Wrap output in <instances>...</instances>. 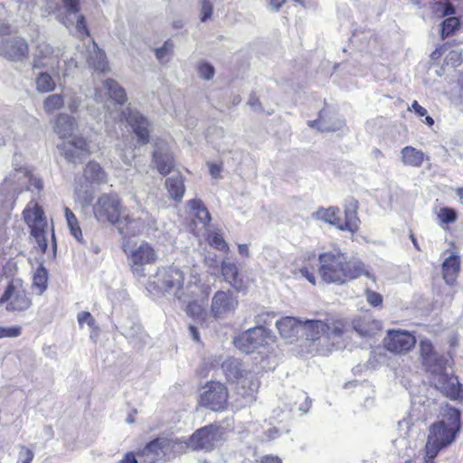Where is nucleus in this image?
<instances>
[{
  "mask_svg": "<svg viewBox=\"0 0 463 463\" xmlns=\"http://www.w3.org/2000/svg\"><path fill=\"white\" fill-rule=\"evenodd\" d=\"M239 306L238 298L231 291L219 290L212 298L211 312L215 318H223Z\"/></svg>",
  "mask_w": 463,
  "mask_h": 463,
  "instance_id": "nucleus-18",
  "label": "nucleus"
},
{
  "mask_svg": "<svg viewBox=\"0 0 463 463\" xmlns=\"http://www.w3.org/2000/svg\"><path fill=\"white\" fill-rule=\"evenodd\" d=\"M275 314L268 311H261L258 315L255 316L254 322L256 326H264V325H268L274 318Z\"/></svg>",
  "mask_w": 463,
  "mask_h": 463,
  "instance_id": "nucleus-48",
  "label": "nucleus"
},
{
  "mask_svg": "<svg viewBox=\"0 0 463 463\" xmlns=\"http://www.w3.org/2000/svg\"><path fill=\"white\" fill-rule=\"evenodd\" d=\"M5 304L8 312H23L30 308L32 299L29 298L22 279L10 280L0 298V305Z\"/></svg>",
  "mask_w": 463,
  "mask_h": 463,
  "instance_id": "nucleus-12",
  "label": "nucleus"
},
{
  "mask_svg": "<svg viewBox=\"0 0 463 463\" xmlns=\"http://www.w3.org/2000/svg\"><path fill=\"white\" fill-rule=\"evenodd\" d=\"M460 429L459 411L446 406L441 410V419L430 425L425 446L426 458L432 460L442 449L449 446Z\"/></svg>",
  "mask_w": 463,
  "mask_h": 463,
  "instance_id": "nucleus-3",
  "label": "nucleus"
},
{
  "mask_svg": "<svg viewBox=\"0 0 463 463\" xmlns=\"http://www.w3.org/2000/svg\"><path fill=\"white\" fill-rule=\"evenodd\" d=\"M23 216L30 228L31 235L35 239L41 250L45 252L47 249L45 232L48 223L43 208L37 203L31 201L23 211Z\"/></svg>",
  "mask_w": 463,
  "mask_h": 463,
  "instance_id": "nucleus-9",
  "label": "nucleus"
},
{
  "mask_svg": "<svg viewBox=\"0 0 463 463\" xmlns=\"http://www.w3.org/2000/svg\"><path fill=\"white\" fill-rule=\"evenodd\" d=\"M437 216L440 225L453 223L458 218L456 211L449 207L440 208Z\"/></svg>",
  "mask_w": 463,
  "mask_h": 463,
  "instance_id": "nucleus-44",
  "label": "nucleus"
},
{
  "mask_svg": "<svg viewBox=\"0 0 463 463\" xmlns=\"http://www.w3.org/2000/svg\"><path fill=\"white\" fill-rule=\"evenodd\" d=\"M222 369L229 381H235L243 377L242 364L233 357H229L223 361Z\"/></svg>",
  "mask_w": 463,
  "mask_h": 463,
  "instance_id": "nucleus-33",
  "label": "nucleus"
},
{
  "mask_svg": "<svg viewBox=\"0 0 463 463\" xmlns=\"http://www.w3.org/2000/svg\"><path fill=\"white\" fill-rule=\"evenodd\" d=\"M189 331H190V334H191L193 339L195 342H199L200 341V335H199V332L197 331V328L194 326H189Z\"/></svg>",
  "mask_w": 463,
  "mask_h": 463,
  "instance_id": "nucleus-64",
  "label": "nucleus"
},
{
  "mask_svg": "<svg viewBox=\"0 0 463 463\" xmlns=\"http://www.w3.org/2000/svg\"><path fill=\"white\" fill-rule=\"evenodd\" d=\"M402 162L405 165L420 167L424 161V153L413 146H407L401 151Z\"/></svg>",
  "mask_w": 463,
  "mask_h": 463,
  "instance_id": "nucleus-31",
  "label": "nucleus"
},
{
  "mask_svg": "<svg viewBox=\"0 0 463 463\" xmlns=\"http://www.w3.org/2000/svg\"><path fill=\"white\" fill-rule=\"evenodd\" d=\"M82 99L76 94H71L68 97L67 107L72 112H77L80 106L81 105Z\"/></svg>",
  "mask_w": 463,
  "mask_h": 463,
  "instance_id": "nucleus-52",
  "label": "nucleus"
},
{
  "mask_svg": "<svg viewBox=\"0 0 463 463\" xmlns=\"http://www.w3.org/2000/svg\"><path fill=\"white\" fill-rule=\"evenodd\" d=\"M29 55L26 40L20 36H9L0 41V56L11 61H23Z\"/></svg>",
  "mask_w": 463,
  "mask_h": 463,
  "instance_id": "nucleus-15",
  "label": "nucleus"
},
{
  "mask_svg": "<svg viewBox=\"0 0 463 463\" xmlns=\"http://www.w3.org/2000/svg\"><path fill=\"white\" fill-rule=\"evenodd\" d=\"M415 113H417L420 117L426 116L427 110L421 107L416 100L411 104V109Z\"/></svg>",
  "mask_w": 463,
  "mask_h": 463,
  "instance_id": "nucleus-59",
  "label": "nucleus"
},
{
  "mask_svg": "<svg viewBox=\"0 0 463 463\" xmlns=\"http://www.w3.org/2000/svg\"><path fill=\"white\" fill-rule=\"evenodd\" d=\"M62 53L59 48H53L48 43L38 42L33 53V68L47 69L57 75L66 73L61 65Z\"/></svg>",
  "mask_w": 463,
  "mask_h": 463,
  "instance_id": "nucleus-10",
  "label": "nucleus"
},
{
  "mask_svg": "<svg viewBox=\"0 0 463 463\" xmlns=\"http://www.w3.org/2000/svg\"><path fill=\"white\" fill-rule=\"evenodd\" d=\"M13 166L14 173L10 174L8 177L5 178L6 183L10 184H28L26 189L30 191L36 190L37 193H40L43 190V181L33 175L31 172L22 165V156L20 155H14L13 158Z\"/></svg>",
  "mask_w": 463,
  "mask_h": 463,
  "instance_id": "nucleus-16",
  "label": "nucleus"
},
{
  "mask_svg": "<svg viewBox=\"0 0 463 463\" xmlns=\"http://www.w3.org/2000/svg\"><path fill=\"white\" fill-rule=\"evenodd\" d=\"M222 274L224 280L231 284L237 291H243L246 288L243 279L239 277L238 268L234 262L224 260L222 262Z\"/></svg>",
  "mask_w": 463,
  "mask_h": 463,
  "instance_id": "nucleus-27",
  "label": "nucleus"
},
{
  "mask_svg": "<svg viewBox=\"0 0 463 463\" xmlns=\"http://www.w3.org/2000/svg\"><path fill=\"white\" fill-rule=\"evenodd\" d=\"M61 14L63 17L61 18L62 24L66 27H70L73 25L74 22L71 19V15L76 17V29L81 34L88 35L89 31L86 26L85 18L83 15L80 14V0H61Z\"/></svg>",
  "mask_w": 463,
  "mask_h": 463,
  "instance_id": "nucleus-21",
  "label": "nucleus"
},
{
  "mask_svg": "<svg viewBox=\"0 0 463 463\" xmlns=\"http://www.w3.org/2000/svg\"><path fill=\"white\" fill-rule=\"evenodd\" d=\"M248 104L254 109H259L261 107L259 98L254 94L250 95L248 100Z\"/></svg>",
  "mask_w": 463,
  "mask_h": 463,
  "instance_id": "nucleus-60",
  "label": "nucleus"
},
{
  "mask_svg": "<svg viewBox=\"0 0 463 463\" xmlns=\"http://www.w3.org/2000/svg\"><path fill=\"white\" fill-rule=\"evenodd\" d=\"M357 202L350 203L345 210V221H342L339 213L340 211L335 207L320 208L315 213L314 216L325 222L335 225L341 231H348L355 232L359 228V218L356 213Z\"/></svg>",
  "mask_w": 463,
  "mask_h": 463,
  "instance_id": "nucleus-8",
  "label": "nucleus"
},
{
  "mask_svg": "<svg viewBox=\"0 0 463 463\" xmlns=\"http://www.w3.org/2000/svg\"><path fill=\"white\" fill-rule=\"evenodd\" d=\"M21 328L19 326L2 327L0 326V338L4 337H17L21 335Z\"/></svg>",
  "mask_w": 463,
  "mask_h": 463,
  "instance_id": "nucleus-51",
  "label": "nucleus"
},
{
  "mask_svg": "<svg viewBox=\"0 0 463 463\" xmlns=\"http://www.w3.org/2000/svg\"><path fill=\"white\" fill-rule=\"evenodd\" d=\"M420 357L425 370L430 374V381L436 389L452 400L461 394L458 378L448 372L449 359L437 354L430 341L420 342Z\"/></svg>",
  "mask_w": 463,
  "mask_h": 463,
  "instance_id": "nucleus-1",
  "label": "nucleus"
},
{
  "mask_svg": "<svg viewBox=\"0 0 463 463\" xmlns=\"http://www.w3.org/2000/svg\"><path fill=\"white\" fill-rule=\"evenodd\" d=\"M298 394L300 399L304 400V402L299 405L298 409L300 411H302L303 414H306L311 407L312 401L304 392H298Z\"/></svg>",
  "mask_w": 463,
  "mask_h": 463,
  "instance_id": "nucleus-56",
  "label": "nucleus"
},
{
  "mask_svg": "<svg viewBox=\"0 0 463 463\" xmlns=\"http://www.w3.org/2000/svg\"><path fill=\"white\" fill-rule=\"evenodd\" d=\"M299 273L301 274L302 277L307 279L311 284H313V285L316 284L315 275L313 272L309 271V269L307 268H306V267L301 268L299 269Z\"/></svg>",
  "mask_w": 463,
  "mask_h": 463,
  "instance_id": "nucleus-58",
  "label": "nucleus"
},
{
  "mask_svg": "<svg viewBox=\"0 0 463 463\" xmlns=\"http://www.w3.org/2000/svg\"><path fill=\"white\" fill-rule=\"evenodd\" d=\"M36 90L39 92H50L55 89V82L51 75L47 72H41L35 80Z\"/></svg>",
  "mask_w": 463,
  "mask_h": 463,
  "instance_id": "nucleus-39",
  "label": "nucleus"
},
{
  "mask_svg": "<svg viewBox=\"0 0 463 463\" xmlns=\"http://www.w3.org/2000/svg\"><path fill=\"white\" fill-rule=\"evenodd\" d=\"M120 119L126 120L141 145L149 142L151 124L148 119L138 110L127 107L120 114Z\"/></svg>",
  "mask_w": 463,
  "mask_h": 463,
  "instance_id": "nucleus-14",
  "label": "nucleus"
},
{
  "mask_svg": "<svg viewBox=\"0 0 463 463\" xmlns=\"http://www.w3.org/2000/svg\"><path fill=\"white\" fill-rule=\"evenodd\" d=\"M188 204L194 219L197 220L203 227L208 225L211 221V215L203 203L199 199H193L189 201Z\"/></svg>",
  "mask_w": 463,
  "mask_h": 463,
  "instance_id": "nucleus-36",
  "label": "nucleus"
},
{
  "mask_svg": "<svg viewBox=\"0 0 463 463\" xmlns=\"http://www.w3.org/2000/svg\"><path fill=\"white\" fill-rule=\"evenodd\" d=\"M77 128V122L74 118L61 113L56 117L53 124V131L60 138H67L72 135Z\"/></svg>",
  "mask_w": 463,
  "mask_h": 463,
  "instance_id": "nucleus-29",
  "label": "nucleus"
},
{
  "mask_svg": "<svg viewBox=\"0 0 463 463\" xmlns=\"http://www.w3.org/2000/svg\"><path fill=\"white\" fill-rule=\"evenodd\" d=\"M301 330L304 331L308 340L317 341L323 335L325 340L331 341L332 348H327L328 351H332L333 348L340 349L344 346V324L341 321L327 324L322 320L307 319L302 321Z\"/></svg>",
  "mask_w": 463,
  "mask_h": 463,
  "instance_id": "nucleus-7",
  "label": "nucleus"
},
{
  "mask_svg": "<svg viewBox=\"0 0 463 463\" xmlns=\"http://www.w3.org/2000/svg\"><path fill=\"white\" fill-rule=\"evenodd\" d=\"M104 88L107 90L110 99L118 104H123L127 100L125 90L114 80L108 79L103 82Z\"/></svg>",
  "mask_w": 463,
  "mask_h": 463,
  "instance_id": "nucleus-37",
  "label": "nucleus"
},
{
  "mask_svg": "<svg viewBox=\"0 0 463 463\" xmlns=\"http://www.w3.org/2000/svg\"><path fill=\"white\" fill-rule=\"evenodd\" d=\"M64 156L71 162H76L81 156L90 153L87 141L81 137H75L71 141L61 146Z\"/></svg>",
  "mask_w": 463,
  "mask_h": 463,
  "instance_id": "nucleus-25",
  "label": "nucleus"
},
{
  "mask_svg": "<svg viewBox=\"0 0 463 463\" xmlns=\"http://www.w3.org/2000/svg\"><path fill=\"white\" fill-rule=\"evenodd\" d=\"M48 274L45 268L40 266L33 274V286L38 288L39 294H42L47 287Z\"/></svg>",
  "mask_w": 463,
  "mask_h": 463,
  "instance_id": "nucleus-42",
  "label": "nucleus"
},
{
  "mask_svg": "<svg viewBox=\"0 0 463 463\" xmlns=\"http://www.w3.org/2000/svg\"><path fill=\"white\" fill-rule=\"evenodd\" d=\"M155 151L153 153V163L155 164L157 171L161 175H167L174 167V158L168 147V145L163 141L158 140L155 143Z\"/></svg>",
  "mask_w": 463,
  "mask_h": 463,
  "instance_id": "nucleus-23",
  "label": "nucleus"
},
{
  "mask_svg": "<svg viewBox=\"0 0 463 463\" xmlns=\"http://www.w3.org/2000/svg\"><path fill=\"white\" fill-rule=\"evenodd\" d=\"M152 283L161 292L175 297L180 302L194 298L199 290L196 282L192 280L184 284V274L177 267L159 268Z\"/></svg>",
  "mask_w": 463,
  "mask_h": 463,
  "instance_id": "nucleus-4",
  "label": "nucleus"
},
{
  "mask_svg": "<svg viewBox=\"0 0 463 463\" xmlns=\"http://www.w3.org/2000/svg\"><path fill=\"white\" fill-rule=\"evenodd\" d=\"M93 214L100 223L116 225L122 214V205L115 194H103L93 204Z\"/></svg>",
  "mask_w": 463,
  "mask_h": 463,
  "instance_id": "nucleus-13",
  "label": "nucleus"
},
{
  "mask_svg": "<svg viewBox=\"0 0 463 463\" xmlns=\"http://www.w3.org/2000/svg\"><path fill=\"white\" fill-rule=\"evenodd\" d=\"M64 212H65V218L67 221V225L71 232V234L79 242H82V232L79 225V222H78L75 214L69 208H65Z\"/></svg>",
  "mask_w": 463,
  "mask_h": 463,
  "instance_id": "nucleus-38",
  "label": "nucleus"
},
{
  "mask_svg": "<svg viewBox=\"0 0 463 463\" xmlns=\"http://www.w3.org/2000/svg\"><path fill=\"white\" fill-rule=\"evenodd\" d=\"M87 62L95 71H105L108 68L105 52L93 42L91 50L89 51Z\"/></svg>",
  "mask_w": 463,
  "mask_h": 463,
  "instance_id": "nucleus-30",
  "label": "nucleus"
},
{
  "mask_svg": "<svg viewBox=\"0 0 463 463\" xmlns=\"http://www.w3.org/2000/svg\"><path fill=\"white\" fill-rule=\"evenodd\" d=\"M173 48L174 43L171 40L165 41L161 47L156 48L155 50V54L157 61L162 64L166 63L173 53Z\"/></svg>",
  "mask_w": 463,
  "mask_h": 463,
  "instance_id": "nucleus-41",
  "label": "nucleus"
},
{
  "mask_svg": "<svg viewBox=\"0 0 463 463\" xmlns=\"http://www.w3.org/2000/svg\"><path fill=\"white\" fill-rule=\"evenodd\" d=\"M385 348L394 354H406L416 344L414 335L407 331L392 330L383 339Z\"/></svg>",
  "mask_w": 463,
  "mask_h": 463,
  "instance_id": "nucleus-19",
  "label": "nucleus"
},
{
  "mask_svg": "<svg viewBox=\"0 0 463 463\" xmlns=\"http://www.w3.org/2000/svg\"><path fill=\"white\" fill-rule=\"evenodd\" d=\"M276 335L264 326H254L234 339L235 346L245 354H250L260 347L274 343Z\"/></svg>",
  "mask_w": 463,
  "mask_h": 463,
  "instance_id": "nucleus-11",
  "label": "nucleus"
},
{
  "mask_svg": "<svg viewBox=\"0 0 463 463\" xmlns=\"http://www.w3.org/2000/svg\"><path fill=\"white\" fill-rule=\"evenodd\" d=\"M286 0H269V5L274 11H279Z\"/></svg>",
  "mask_w": 463,
  "mask_h": 463,
  "instance_id": "nucleus-63",
  "label": "nucleus"
},
{
  "mask_svg": "<svg viewBox=\"0 0 463 463\" xmlns=\"http://www.w3.org/2000/svg\"><path fill=\"white\" fill-rule=\"evenodd\" d=\"M84 177L90 184H104L107 182V175L101 166L96 162H90L84 169Z\"/></svg>",
  "mask_w": 463,
  "mask_h": 463,
  "instance_id": "nucleus-34",
  "label": "nucleus"
},
{
  "mask_svg": "<svg viewBox=\"0 0 463 463\" xmlns=\"http://www.w3.org/2000/svg\"><path fill=\"white\" fill-rule=\"evenodd\" d=\"M459 22L456 17H449L441 24V36L442 38L450 35L454 30L458 26Z\"/></svg>",
  "mask_w": 463,
  "mask_h": 463,
  "instance_id": "nucleus-47",
  "label": "nucleus"
},
{
  "mask_svg": "<svg viewBox=\"0 0 463 463\" xmlns=\"http://www.w3.org/2000/svg\"><path fill=\"white\" fill-rule=\"evenodd\" d=\"M238 251L242 257L250 258V250L247 244H238Z\"/></svg>",
  "mask_w": 463,
  "mask_h": 463,
  "instance_id": "nucleus-62",
  "label": "nucleus"
},
{
  "mask_svg": "<svg viewBox=\"0 0 463 463\" xmlns=\"http://www.w3.org/2000/svg\"><path fill=\"white\" fill-rule=\"evenodd\" d=\"M191 298L188 301L183 302L187 304L185 307L186 314L194 319H203V307L198 301L193 300Z\"/></svg>",
  "mask_w": 463,
  "mask_h": 463,
  "instance_id": "nucleus-43",
  "label": "nucleus"
},
{
  "mask_svg": "<svg viewBox=\"0 0 463 463\" xmlns=\"http://www.w3.org/2000/svg\"><path fill=\"white\" fill-rule=\"evenodd\" d=\"M276 326L283 338L297 336L302 329V320L294 317H285L276 322Z\"/></svg>",
  "mask_w": 463,
  "mask_h": 463,
  "instance_id": "nucleus-28",
  "label": "nucleus"
},
{
  "mask_svg": "<svg viewBox=\"0 0 463 463\" xmlns=\"http://www.w3.org/2000/svg\"><path fill=\"white\" fill-rule=\"evenodd\" d=\"M165 187L169 196L176 201H180L184 194V184L183 177L179 174H175L165 180Z\"/></svg>",
  "mask_w": 463,
  "mask_h": 463,
  "instance_id": "nucleus-32",
  "label": "nucleus"
},
{
  "mask_svg": "<svg viewBox=\"0 0 463 463\" xmlns=\"http://www.w3.org/2000/svg\"><path fill=\"white\" fill-rule=\"evenodd\" d=\"M459 270L458 256L451 254L442 264L443 279L448 284H453Z\"/></svg>",
  "mask_w": 463,
  "mask_h": 463,
  "instance_id": "nucleus-35",
  "label": "nucleus"
},
{
  "mask_svg": "<svg viewBox=\"0 0 463 463\" xmlns=\"http://www.w3.org/2000/svg\"><path fill=\"white\" fill-rule=\"evenodd\" d=\"M207 390L201 395V403L213 411H222L227 402L228 392L226 387L218 382H211L206 385Z\"/></svg>",
  "mask_w": 463,
  "mask_h": 463,
  "instance_id": "nucleus-17",
  "label": "nucleus"
},
{
  "mask_svg": "<svg viewBox=\"0 0 463 463\" xmlns=\"http://www.w3.org/2000/svg\"><path fill=\"white\" fill-rule=\"evenodd\" d=\"M123 250L132 273L138 278L146 276V266L154 265L158 259L157 250L149 242L140 241L134 242L128 241L123 242Z\"/></svg>",
  "mask_w": 463,
  "mask_h": 463,
  "instance_id": "nucleus-6",
  "label": "nucleus"
},
{
  "mask_svg": "<svg viewBox=\"0 0 463 463\" xmlns=\"http://www.w3.org/2000/svg\"><path fill=\"white\" fill-rule=\"evenodd\" d=\"M445 62L454 68L459 66L462 62L461 52L458 50L449 52L445 58Z\"/></svg>",
  "mask_w": 463,
  "mask_h": 463,
  "instance_id": "nucleus-49",
  "label": "nucleus"
},
{
  "mask_svg": "<svg viewBox=\"0 0 463 463\" xmlns=\"http://www.w3.org/2000/svg\"><path fill=\"white\" fill-rule=\"evenodd\" d=\"M184 449V444L179 439H171L167 438H157L149 442L136 456L128 452L118 463H164L182 453Z\"/></svg>",
  "mask_w": 463,
  "mask_h": 463,
  "instance_id": "nucleus-5",
  "label": "nucleus"
},
{
  "mask_svg": "<svg viewBox=\"0 0 463 463\" xmlns=\"http://www.w3.org/2000/svg\"><path fill=\"white\" fill-rule=\"evenodd\" d=\"M148 213L141 210L138 216L127 214L122 219L119 218L115 226L124 237L137 236L145 230L148 222Z\"/></svg>",
  "mask_w": 463,
  "mask_h": 463,
  "instance_id": "nucleus-20",
  "label": "nucleus"
},
{
  "mask_svg": "<svg viewBox=\"0 0 463 463\" xmlns=\"http://www.w3.org/2000/svg\"><path fill=\"white\" fill-rule=\"evenodd\" d=\"M210 175L213 178L218 179L221 177L222 166L218 164H209Z\"/></svg>",
  "mask_w": 463,
  "mask_h": 463,
  "instance_id": "nucleus-57",
  "label": "nucleus"
},
{
  "mask_svg": "<svg viewBox=\"0 0 463 463\" xmlns=\"http://www.w3.org/2000/svg\"><path fill=\"white\" fill-rule=\"evenodd\" d=\"M78 322L80 326H83V324H87L90 327H93L95 324V319L89 312H80L77 316Z\"/></svg>",
  "mask_w": 463,
  "mask_h": 463,
  "instance_id": "nucleus-53",
  "label": "nucleus"
},
{
  "mask_svg": "<svg viewBox=\"0 0 463 463\" xmlns=\"http://www.w3.org/2000/svg\"><path fill=\"white\" fill-rule=\"evenodd\" d=\"M216 436V428L210 425L196 430L190 437L188 442H182L184 444V449L191 448L194 450H209L213 447Z\"/></svg>",
  "mask_w": 463,
  "mask_h": 463,
  "instance_id": "nucleus-22",
  "label": "nucleus"
},
{
  "mask_svg": "<svg viewBox=\"0 0 463 463\" xmlns=\"http://www.w3.org/2000/svg\"><path fill=\"white\" fill-rule=\"evenodd\" d=\"M33 458V452L25 447H22L21 450L19 452L18 463H20V462L31 463Z\"/></svg>",
  "mask_w": 463,
  "mask_h": 463,
  "instance_id": "nucleus-55",
  "label": "nucleus"
},
{
  "mask_svg": "<svg viewBox=\"0 0 463 463\" xmlns=\"http://www.w3.org/2000/svg\"><path fill=\"white\" fill-rule=\"evenodd\" d=\"M197 73L201 79L210 80L213 78L215 70L209 62L201 61L197 66Z\"/></svg>",
  "mask_w": 463,
  "mask_h": 463,
  "instance_id": "nucleus-46",
  "label": "nucleus"
},
{
  "mask_svg": "<svg viewBox=\"0 0 463 463\" xmlns=\"http://www.w3.org/2000/svg\"><path fill=\"white\" fill-rule=\"evenodd\" d=\"M64 104L63 97L60 94H52L48 96L43 102V109L47 113H52L62 108Z\"/></svg>",
  "mask_w": 463,
  "mask_h": 463,
  "instance_id": "nucleus-40",
  "label": "nucleus"
},
{
  "mask_svg": "<svg viewBox=\"0 0 463 463\" xmlns=\"http://www.w3.org/2000/svg\"><path fill=\"white\" fill-rule=\"evenodd\" d=\"M260 463H282V462L279 457L268 455V456H264L260 459Z\"/></svg>",
  "mask_w": 463,
  "mask_h": 463,
  "instance_id": "nucleus-61",
  "label": "nucleus"
},
{
  "mask_svg": "<svg viewBox=\"0 0 463 463\" xmlns=\"http://www.w3.org/2000/svg\"><path fill=\"white\" fill-rule=\"evenodd\" d=\"M308 125L320 131L329 132L341 129L345 125V120L342 118L332 116L328 109H323L319 112L318 119L309 121Z\"/></svg>",
  "mask_w": 463,
  "mask_h": 463,
  "instance_id": "nucleus-24",
  "label": "nucleus"
},
{
  "mask_svg": "<svg viewBox=\"0 0 463 463\" xmlns=\"http://www.w3.org/2000/svg\"><path fill=\"white\" fill-rule=\"evenodd\" d=\"M365 297L367 302L373 307H379L383 303L382 295L371 289L365 290Z\"/></svg>",
  "mask_w": 463,
  "mask_h": 463,
  "instance_id": "nucleus-50",
  "label": "nucleus"
},
{
  "mask_svg": "<svg viewBox=\"0 0 463 463\" xmlns=\"http://www.w3.org/2000/svg\"><path fill=\"white\" fill-rule=\"evenodd\" d=\"M353 327L361 336H372L381 329V322L366 314L354 319Z\"/></svg>",
  "mask_w": 463,
  "mask_h": 463,
  "instance_id": "nucleus-26",
  "label": "nucleus"
},
{
  "mask_svg": "<svg viewBox=\"0 0 463 463\" xmlns=\"http://www.w3.org/2000/svg\"><path fill=\"white\" fill-rule=\"evenodd\" d=\"M320 267L318 272L326 283L345 284L365 275L375 281V278L364 269V264L356 260H347L345 253L340 250L328 251L319 255Z\"/></svg>",
  "mask_w": 463,
  "mask_h": 463,
  "instance_id": "nucleus-2",
  "label": "nucleus"
},
{
  "mask_svg": "<svg viewBox=\"0 0 463 463\" xmlns=\"http://www.w3.org/2000/svg\"><path fill=\"white\" fill-rule=\"evenodd\" d=\"M202 17L201 21L205 22L208 18L211 17L213 14V5L209 0H202V7H201Z\"/></svg>",
  "mask_w": 463,
  "mask_h": 463,
  "instance_id": "nucleus-54",
  "label": "nucleus"
},
{
  "mask_svg": "<svg viewBox=\"0 0 463 463\" xmlns=\"http://www.w3.org/2000/svg\"><path fill=\"white\" fill-rule=\"evenodd\" d=\"M209 244L218 250L229 251V246L223 237L217 232H212L208 234Z\"/></svg>",
  "mask_w": 463,
  "mask_h": 463,
  "instance_id": "nucleus-45",
  "label": "nucleus"
}]
</instances>
